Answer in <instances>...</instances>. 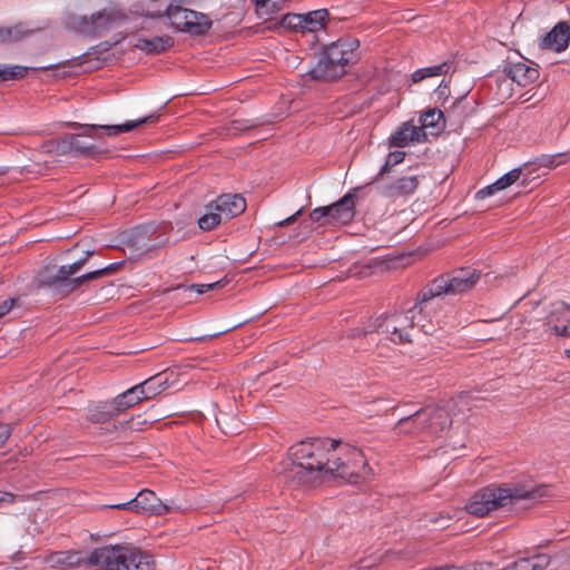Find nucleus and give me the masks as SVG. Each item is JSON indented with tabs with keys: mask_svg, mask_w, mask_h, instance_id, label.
Instances as JSON below:
<instances>
[{
	"mask_svg": "<svg viewBox=\"0 0 570 570\" xmlns=\"http://www.w3.org/2000/svg\"><path fill=\"white\" fill-rule=\"evenodd\" d=\"M279 473L288 481L306 485L315 484L325 475L342 478L351 483L370 480L373 475L360 449L326 438L294 444Z\"/></svg>",
	"mask_w": 570,
	"mask_h": 570,
	"instance_id": "1",
	"label": "nucleus"
},
{
	"mask_svg": "<svg viewBox=\"0 0 570 570\" xmlns=\"http://www.w3.org/2000/svg\"><path fill=\"white\" fill-rule=\"evenodd\" d=\"M88 560L101 570H156L154 557L130 544L97 548L88 554Z\"/></svg>",
	"mask_w": 570,
	"mask_h": 570,
	"instance_id": "2",
	"label": "nucleus"
},
{
	"mask_svg": "<svg viewBox=\"0 0 570 570\" xmlns=\"http://www.w3.org/2000/svg\"><path fill=\"white\" fill-rule=\"evenodd\" d=\"M156 121H157V116L150 115V116L140 118L138 120L127 121L121 125H111V126H109V125H104V126L87 125V126H82L83 131L81 134L66 135L59 144V148L62 151L72 153V154L79 155V156H91V155L101 153L104 150V148L96 144L87 142L85 140V138L98 139L99 138V136L97 134L98 129H105L107 135L112 137V136H118L122 132L131 131L140 125L153 124Z\"/></svg>",
	"mask_w": 570,
	"mask_h": 570,
	"instance_id": "3",
	"label": "nucleus"
},
{
	"mask_svg": "<svg viewBox=\"0 0 570 570\" xmlns=\"http://www.w3.org/2000/svg\"><path fill=\"white\" fill-rule=\"evenodd\" d=\"M534 498V491L517 487L489 485L476 491L465 504V510L475 517H485L494 510L514 501Z\"/></svg>",
	"mask_w": 570,
	"mask_h": 570,
	"instance_id": "4",
	"label": "nucleus"
},
{
	"mask_svg": "<svg viewBox=\"0 0 570 570\" xmlns=\"http://www.w3.org/2000/svg\"><path fill=\"white\" fill-rule=\"evenodd\" d=\"M479 279L480 273L475 269L455 271L432 281L420 292L417 299L420 303H425L442 295L462 294L473 288Z\"/></svg>",
	"mask_w": 570,
	"mask_h": 570,
	"instance_id": "5",
	"label": "nucleus"
},
{
	"mask_svg": "<svg viewBox=\"0 0 570 570\" xmlns=\"http://www.w3.org/2000/svg\"><path fill=\"white\" fill-rule=\"evenodd\" d=\"M419 312L417 305H414L406 311L382 316L377 318L375 330L384 338L395 344L411 343L415 317Z\"/></svg>",
	"mask_w": 570,
	"mask_h": 570,
	"instance_id": "6",
	"label": "nucleus"
},
{
	"mask_svg": "<svg viewBox=\"0 0 570 570\" xmlns=\"http://www.w3.org/2000/svg\"><path fill=\"white\" fill-rule=\"evenodd\" d=\"M451 425V417L446 410L435 407L421 410L413 415L402 417L394 430L399 433H412L428 429L431 433L438 434Z\"/></svg>",
	"mask_w": 570,
	"mask_h": 570,
	"instance_id": "7",
	"label": "nucleus"
},
{
	"mask_svg": "<svg viewBox=\"0 0 570 570\" xmlns=\"http://www.w3.org/2000/svg\"><path fill=\"white\" fill-rule=\"evenodd\" d=\"M166 16L177 31L195 36L205 33L212 27V21L206 14L180 6L169 4Z\"/></svg>",
	"mask_w": 570,
	"mask_h": 570,
	"instance_id": "8",
	"label": "nucleus"
},
{
	"mask_svg": "<svg viewBox=\"0 0 570 570\" xmlns=\"http://www.w3.org/2000/svg\"><path fill=\"white\" fill-rule=\"evenodd\" d=\"M355 215V196L351 193L344 195L338 202L330 206L317 207L309 213L313 222H321L325 218L326 223L347 224Z\"/></svg>",
	"mask_w": 570,
	"mask_h": 570,
	"instance_id": "9",
	"label": "nucleus"
},
{
	"mask_svg": "<svg viewBox=\"0 0 570 570\" xmlns=\"http://www.w3.org/2000/svg\"><path fill=\"white\" fill-rule=\"evenodd\" d=\"M111 509L128 510L136 513H150L160 515L170 511V508L163 503L156 494L148 490H141L136 498L117 504L108 505Z\"/></svg>",
	"mask_w": 570,
	"mask_h": 570,
	"instance_id": "10",
	"label": "nucleus"
},
{
	"mask_svg": "<svg viewBox=\"0 0 570 570\" xmlns=\"http://www.w3.org/2000/svg\"><path fill=\"white\" fill-rule=\"evenodd\" d=\"M118 18V13L114 10H100L91 16H69L67 24L79 32L94 33L107 27L110 22Z\"/></svg>",
	"mask_w": 570,
	"mask_h": 570,
	"instance_id": "11",
	"label": "nucleus"
},
{
	"mask_svg": "<svg viewBox=\"0 0 570 570\" xmlns=\"http://www.w3.org/2000/svg\"><path fill=\"white\" fill-rule=\"evenodd\" d=\"M421 183L420 176L405 175L392 179L380 187V194L384 198L399 199L413 195Z\"/></svg>",
	"mask_w": 570,
	"mask_h": 570,
	"instance_id": "12",
	"label": "nucleus"
},
{
	"mask_svg": "<svg viewBox=\"0 0 570 570\" xmlns=\"http://www.w3.org/2000/svg\"><path fill=\"white\" fill-rule=\"evenodd\" d=\"M569 42L570 26L566 21H560L540 39L539 47L542 50L562 52L568 48Z\"/></svg>",
	"mask_w": 570,
	"mask_h": 570,
	"instance_id": "13",
	"label": "nucleus"
},
{
	"mask_svg": "<svg viewBox=\"0 0 570 570\" xmlns=\"http://www.w3.org/2000/svg\"><path fill=\"white\" fill-rule=\"evenodd\" d=\"M210 208L217 210L224 220H229L245 212L246 202L238 194H225L212 202Z\"/></svg>",
	"mask_w": 570,
	"mask_h": 570,
	"instance_id": "14",
	"label": "nucleus"
},
{
	"mask_svg": "<svg viewBox=\"0 0 570 570\" xmlns=\"http://www.w3.org/2000/svg\"><path fill=\"white\" fill-rule=\"evenodd\" d=\"M346 71V65L334 59L332 61L328 55L322 52L318 62L308 71V73L313 79L327 81L342 77Z\"/></svg>",
	"mask_w": 570,
	"mask_h": 570,
	"instance_id": "15",
	"label": "nucleus"
},
{
	"mask_svg": "<svg viewBox=\"0 0 570 570\" xmlns=\"http://www.w3.org/2000/svg\"><path fill=\"white\" fill-rule=\"evenodd\" d=\"M547 327L558 336L570 337V304H554L547 317Z\"/></svg>",
	"mask_w": 570,
	"mask_h": 570,
	"instance_id": "16",
	"label": "nucleus"
},
{
	"mask_svg": "<svg viewBox=\"0 0 570 570\" xmlns=\"http://www.w3.org/2000/svg\"><path fill=\"white\" fill-rule=\"evenodd\" d=\"M357 47L358 41L355 39H340L326 47L323 52L328 55L332 60L348 66L356 60Z\"/></svg>",
	"mask_w": 570,
	"mask_h": 570,
	"instance_id": "17",
	"label": "nucleus"
},
{
	"mask_svg": "<svg viewBox=\"0 0 570 570\" xmlns=\"http://www.w3.org/2000/svg\"><path fill=\"white\" fill-rule=\"evenodd\" d=\"M426 139L425 131L411 122L402 124L399 129L390 137V146L405 147L410 144L422 142Z\"/></svg>",
	"mask_w": 570,
	"mask_h": 570,
	"instance_id": "18",
	"label": "nucleus"
},
{
	"mask_svg": "<svg viewBox=\"0 0 570 570\" xmlns=\"http://www.w3.org/2000/svg\"><path fill=\"white\" fill-rule=\"evenodd\" d=\"M144 401V396L141 395V391L137 387V385L128 389L127 391L117 395L107 406L106 413L107 415H119L126 410L135 406L136 404Z\"/></svg>",
	"mask_w": 570,
	"mask_h": 570,
	"instance_id": "19",
	"label": "nucleus"
},
{
	"mask_svg": "<svg viewBox=\"0 0 570 570\" xmlns=\"http://www.w3.org/2000/svg\"><path fill=\"white\" fill-rule=\"evenodd\" d=\"M508 75L519 86L525 87L539 78V70L529 61H518L508 67Z\"/></svg>",
	"mask_w": 570,
	"mask_h": 570,
	"instance_id": "20",
	"label": "nucleus"
},
{
	"mask_svg": "<svg viewBox=\"0 0 570 570\" xmlns=\"http://www.w3.org/2000/svg\"><path fill=\"white\" fill-rule=\"evenodd\" d=\"M48 562L57 568H72L79 566H90L88 556L83 557L79 551H57L48 557Z\"/></svg>",
	"mask_w": 570,
	"mask_h": 570,
	"instance_id": "21",
	"label": "nucleus"
},
{
	"mask_svg": "<svg viewBox=\"0 0 570 570\" xmlns=\"http://www.w3.org/2000/svg\"><path fill=\"white\" fill-rule=\"evenodd\" d=\"M92 254L94 250H87L81 259L72 264L60 266L53 273L52 269H48L49 275L47 277V282L50 284H56L68 281L70 276H72L73 274L78 273L81 269V267L86 264V262Z\"/></svg>",
	"mask_w": 570,
	"mask_h": 570,
	"instance_id": "22",
	"label": "nucleus"
},
{
	"mask_svg": "<svg viewBox=\"0 0 570 570\" xmlns=\"http://www.w3.org/2000/svg\"><path fill=\"white\" fill-rule=\"evenodd\" d=\"M521 176V168H514L510 170L509 173L504 174L502 177H500L497 181H494L492 185H489L482 189H480L475 197L478 199H484L489 196H492L494 193L503 190L511 185H513Z\"/></svg>",
	"mask_w": 570,
	"mask_h": 570,
	"instance_id": "23",
	"label": "nucleus"
},
{
	"mask_svg": "<svg viewBox=\"0 0 570 570\" xmlns=\"http://www.w3.org/2000/svg\"><path fill=\"white\" fill-rule=\"evenodd\" d=\"M168 384V379L165 373H159L154 375L144 382L137 384L139 391H141V395L145 400H149L161 393Z\"/></svg>",
	"mask_w": 570,
	"mask_h": 570,
	"instance_id": "24",
	"label": "nucleus"
},
{
	"mask_svg": "<svg viewBox=\"0 0 570 570\" xmlns=\"http://www.w3.org/2000/svg\"><path fill=\"white\" fill-rule=\"evenodd\" d=\"M173 46V39L168 36L154 37L151 39L140 38L135 47L149 55L160 53Z\"/></svg>",
	"mask_w": 570,
	"mask_h": 570,
	"instance_id": "25",
	"label": "nucleus"
},
{
	"mask_svg": "<svg viewBox=\"0 0 570 570\" xmlns=\"http://www.w3.org/2000/svg\"><path fill=\"white\" fill-rule=\"evenodd\" d=\"M327 16L328 13L324 9L303 14V31L315 32L323 29Z\"/></svg>",
	"mask_w": 570,
	"mask_h": 570,
	"instance_id": "26",
	"label": "nucleus"
},
{
	"mask_svg": "<svg viewBox=\"0 0 570 570\" xmlns=\"http://www.w3.org/2000/svg\"><path fill=\"white\" fill-rule=\"evenodd\" d=\"M119 266H120L119 263L109 264L108 266H106L104 268L87 273L85 275H81L79 277L71 279L70 284L72 285V288H76L77 286H80L81 284H83L86 282L98 279L100 277H104L106 275H110V274L115 273L119 268Z\"/></svg>",
	"mask_w": 570,
	"mask_h": 570,
	"instance_id": "27",
	"label": "nucleus"
},
{
	"mask_svg": "<svg viewBox=\"0 0 570 570\" xmlns=\"http://www.w3.org/2000/svg\"><path fill=\"white\" fill-rule=\"evenodd\" d=\"M224 219L217 210L210 208V204L206 206V213L198 219V226L203 230H212L217 227Z\"/></svg>",
	"mask_w": 570,
	"mask_h": 570,
	"instance_id": "28",
	"label": "nucleus"
},
{
	"mask_svg": "<svg viewBox=\"0 0 570 570\" xmlns=\"http://www.w3.org/2000/svg\"><path fill=\"white\" fill-rule=\"evenodd\" d=\"M448 70H449V65L446 62L426 67V68H422L412 73V80L414 82H419L429 77H435V76H441L443 73H446Z\"/></svg>",
	"mask_w": 570,
	"mask_h": 570,
	"instance_id": "29",
	"label": "nucleus"
},
{
	"mask_svg": "<svg viewBox=\"0 0 570 570\" xmlns=\"http://www.w3.org/2000/svg\"><path fill=\"white\" fill-rule=\"evenodd\" d=\"M259 16H269L284 9L287 0H254Z\"/></svg>",
	"mask_w": 570,
	"mask_h": 570,
	"instance_id": "30",
	"label": "nucleus"
},
{
	"mask_svg": "<svg viewBox=\"0 0 570 570\" xmlns=\"http://www.w3.org/2000/svg\"><path fill=\"white\" fill-rule=\"evenodd\" d=\"M28 72V68L24 66H0V79L6 80H14V79H22L26 77Z\"/></svg>",
	"mask_w": 570,
	"mask_h": 570,
	"instance_id": "31",
	"label": "nucleus"
},
{
	"mask_svg": "<svg viewBox=\"0 0 570 570\" xmlns=\"http://www.w3.org/2000/svg\"><path fill=\"white\" fill-rule=\"evenodd\" d=\"M443 118V112L438 109H430L425 114H423L420 118L422 130L425 128H438L441 119Z\"/></svg>",
	"mask_w": 570,
	"mask_h": 570,
	"instance_id": "32",
	"label": "nucleus"
},
{
	"mask_svg": "<svg viewBox=\"0 0 570 570\" xmlns=\"http://www.w3.org/2000/svg\"><path fill=\"white\" fill-rule=\"evenodd\" d=\"M404 157H405V153L404 151L397 150V151L390 153L387 155V157L385 159V163L382 166L380 173L377 174L375 180H379L384 175H386L393 166H395L397 164H401L404 160Z\"/></svg>",
	"mask_w": 570,
	"mask_h": 570,
	"instance_id": "33",
	"label": "nucleus"
},
{
	"mask_svg": "<svg viewBox=\"0 0 570 570\" xmlns=\"http://www.w3.org/2000/svg\"><path fill=\"white\" fill-rule=\"evenodd\" d=\"M550 563V559L546 554L535 556L531 559H522L517 567H531V570H544Z\"/></svg>",
	"mask_w": 570,
	"mask_h": 570,
	"instance_id": "34",
	"label": "nucleus"
},
{
	"mask_svg": "<svg viewBox=\"0 0 570 570\" xmlns=\"http://www.w3.org/2000/svg\"><path fill=\"white\" fill-rule=\"evenodd\" d=\"M303 22H304L303 14H297V13H287L282 19V26L287 29H292V30H297V29L303 30Z\"/></svg>",
	"mask_w": 570,
	"mask_h": 570,
	"instance_id": "35",
	"label": "nucleus"
},
{
	"mask_svg": "<svg viewBox=\"0 0 570 570\" xmlns=\"http://www.w3.org/2000/svg\"><path fill=\"white\" fill-rule=\"evenodd\" d=\"M566 161V154H557L542 157L540 160V165L548 168H554Z\"/></svg>",
	"mask_w": 570,
	"mask_h": 570,
	"instance_id": "36",
	"label": "nucleus"
},
{
	"mask_svg": "<svg viewBox=\"0 0 570 570\" xmlns=\"http://www.w3.org/2000/svg\"><path fill=\"white\" fill-rule=\"evenodd\" d=\"M107 406H109V403H106L102 405L101 410H98V407L90 410L89 420L92 422H106L107 420L114 417L115 415H107L106 410Z\"/></svg>",
	"mask_w": 570,
	"mask_h": 570,
	"instance_id": "37",
	"label": "nucleus"
},
{
	"mask_svg": "<svg viewBox=\"0 0 570 570\" xmlns=\"http://www.w3.org/2000/svg\"><path fill=\"white\" fill-rule=\"evenodd\" d=\"M224 285L223 281L209 283V284H193L189 286V291H195L197 294H205L212 289L219 288Z\"/></svg>",
	"mask_w": 570,
	"mask_h": 570,
	"instance_id": "38",
	"label": "nucleus"
},
{
	"mask_svg": "<svg viewBox=\"0 0 570 570\" xmlns=\"http://www.w3.org/2000/svg\"><path fill=\"white\" fill-rule=\"evenodd\" d=\"M20 37H22V32L18 28L0 29V41L18 40Z\"/></svg>",
	"mask_w": 570,
	"mask_h": 570,
	"instance_id": "39",
	"label": "nucleus"
},
{
	"mask_svg": "<svg viewBox=\"0 0 570 570\" xmlns=\"http://www.w3.org/2000/svg\"><path fill=\"white\" fill-rule=\"evenodd\" d=\"M303 213V208L298 209L295 214H293L292 216L285 218V219H282L279 222H277L275 225L278 226V227H285V226H288L293 223H295L297 220V218L302 215Z\"/></svg>",
	"mask_w": 570,
	"mask_h": 570,
	"instance_id": "40",
	"label": "nucleus"
},
{
	"mask_svg": "<svg viewBox=\"0 0 570 570\" xmlns=\"http://www.w3.org/2000/svg\"><path fill=\"white\" fill-rule=\"evenodd\" d=\"M14 304H16L14 298H9V299L3 301L0 304V318L10 312L12 309V307L14 306Z\"/></svg>",
	"mask_w": 570,
	"mask_h": 570,
	"instance_id": "41",
	"label": "nucleus"
},
{
	"mask_svg": "<svg viewBox=\"0 0 570 570\" xmlns=\"http://www.w3.org/2000/svg\"><path fill=\"white\" fill-rule=\"evenodd\" d=\"M10 433H11V430H10L9 425L0 423V448L8 440Z\"/></svg>",
	"mask_w": 570,
	"mask_h": 570,
	"instance_id": "42",
	"label": "nucleus"
},
{
	"mask_svg": "<svg viewBox=\"0 0 570 570\" xmlns=\"http://www.w3.org/2000/svg\"><path fill=\"white\" fill-rule=\"evenodd\" d=\"M461 570H491V566L489 563H473L466 568H461Z\"/></svg>",
	"mask_w": 570,
	"mask_h": 570,
	"instance_id": "43",
	"label": "nucleus"
},
{
	"mask_svg": "<svg viewBox=\"0 0 570 570\" xmlns=\"http://www.w3.org/2000/svg\"><path fill=\"white\" fill-rule=\"evenodd\" d=\"M7 502L11 503L13 502V495L10 493H0V503Z\"/></svg>",
	"mask_w": 570,
	"mask_h": 570,
	"instance_id": "44",
	"label": "nucleus"
},
{
	"mask_svg": "<svg viewBox=\"0 0 570 570\" xmlns=\"http://www.w3.org/2000/svg\"><path fill=\"white\" fill-rule=\"evenodd\" d=\"M519 570H531V567H518Z\"/></svg>",
	"mask_w": 570,
	"mask_h": 570,
	"instance_id": "45",
	"label": "nucleus"
},
{
	"mask_svg": "<svg viewBox=\"0 0 570 570\" xmlns=\"http://www.w3.org/2000/svg\"><path fill=\"white\" fill-rule=\"evenodd\" d=\"M566 354H567L568 357H570V350H567Z\"/></svg>",
	"mask_w": 570,
	"mask_h": 570,
	"instance_id": "46",
	"label": "nucleus"
}]
</instances>
